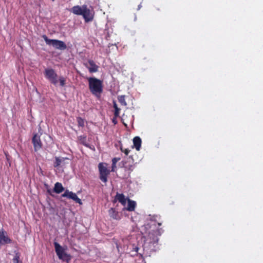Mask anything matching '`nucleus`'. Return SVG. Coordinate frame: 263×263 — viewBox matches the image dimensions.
I'll return each instance as SVG.
<instances>
[{
	"label": "nucleus",
	"mask_w": 263,
	"mask_h": 263,
	"mask_svg": "<svg viewBox=\"0 0 263 263\" xmlns=\"http://www.w3.org/2000/svg\"><path fill=\"white\" fill-rule=\"evenodd\" d=\"M87 80L90 91L92 95L99 97L103 92V81L95 77H89Z\"/></svg>",
	"instance_id": "f257e3e1"
},
{
	"label": "nucleus",
	"mask_w": 263,
	"mask_h": 263,
	"mask_svg": "<svg viewBox=\"0 0 263 263\" xmlns=\"http://www.w3.org/2000/svg\"><path fill=\"white\" fill-rule=\"evenodd\" d=\"M163 232V230L162 229H158L156 230H153L152 232H149L146 238L145 242L153 246L157 244L159 241L158 236H160Z\"/></svg>",
	"instance_id": "f03ea898"
},
{
	"label": "nucleus",
	"mask_w": 263,
	"mask_h": 263,
	"mask_svg": "<svg viewBox=\"0 0 263 263\" xmlns=\"http://www.w3.org/2000/svg\"><path fill=\"white\" fill-rule=\"evenodd\" d=\"M42 37L46 44L52 45L56 49L64 50L67 48V46L63 41L56 39H49L46 35H43Z\"/></svg>",
	"instance_id": "7ed1b4c3"
},
{
	"label": "nucleus",
	"mask_w": 263,
	"mask_h": 263,
	"mask_svg": "<svg viewBox=\"0 0 263 263\" xmlns=\"http://www.w3.org/2000/svg\"><path fill=\"white\" fill-rule=\"evenodd\" d=\"M53 245L59 258L68 261L70 259V256L65 252V249L57 242H54Z\"/></svg>",
	"instance_id": "20e7f679"
},
{
	"label": "nucleus",
	"mask_w": 263,
	"mask_h": 263,
	"mask_svg": "<svg viewBox=\"0 0 263 263\" xmlns=\"http://www.w3.org/2000/svg\"><path fill=\"white\" fill-rule=\"evenodd\" d=\"M98 168L100 180L102 182L106 183L107 181V176L109 175L110 172L107 168V164L100 163L98 165Z\"/></svg>",
	"instance_id": "39448f33"
},
{
	"label": "nucleus",
	"mask_w": 263,
	"mask_h": 263,
	"mask_svg": "<svg viewBox=\"0 0 263 263\" xmlns=\"http://www.w3.org/2000/svg\"><path fill=\"white\" fill-rule=\"evenodd\" d=\"M45 78L52 84L57 85L58 74L52 68H46L44 71Z\"/></svg>",
	"instance_id": "423d86ee"
},
{
	"label": "nucleus",
	"mask_w": 263,
	"mask_h": 263,
	"mask_svg": "<svg viewBox=\"0 0 263 263\" xmlns=\"http://www.w3.org/2000/svg\"><path fill=\"white\" fill-rule=\"evenodd\" d=\"M61 196L62 197H66L69 199H72L76 203H78L80 204H82V202L76 193H73L71 191H69L68 190H66L65 192L62 194Z\"/></svg>",
	"instance_id": "0eeeda50"
},
{
	"label": "nucleus",
	"mask_w": 263,
	"mask_h": 263,
	"mask_svg": "<svg viewBox=\"0 0 263 263\" xmlns=\"http://www.w3.org/2000/svg\"><path fill=\"white\" fill-rule=\"evenodd\" d=\"M82 16L85 20V22L92 21L93 18V13L87 8V5H84V11Z\"/></svg>",
	"instance_id": "6e6552de"
},
{
	"label": "nucleus",
	"mask_w": 263,
	"mask_h": 263,
	"mask_svg": "<svg viewBox=\"0 0 263 263\" xmlns=\"http://www.w3.org/2000/svg\"><path fill=\"white\" fill-rule=\"evenodd\" d=\"M84 65L88 68L90 73H94L98 71L99 66L92 60H89L88 64H84Z\"/></svg>",
	"instance_id": "1a4fd4ad"
},
{
	"label": "nucleus",
	"mask_w": 263,
	"mask_h": 263,
	"mask_svg": "<svg viewBox=\"0 0 263 263\" xmlns=\"http://www.w3.org/2000/svg\"><path fill=\"white\" fill-rule=\"evenodd\" d=\"M32 142L33 144L34 148H41L42 144L41 141L40 137L35 134L33 135L32 139Z\"/></svg>",
	"instance_id": "9d476101"
},
{
	"label": "nucleus",
	"mask_w": 263,
	"mask_h": 263,
	"mask_svg": "<svg viewBox=\"0 0 263 263\" xmlns=\"http://www.w3.org/2000/svg\"><path fill=\"white\" fill-rule=\"evenodd\" d=\"M84 11V5L81 7L79 5L73 6L71 10V12L74 14L82 15Z\"/></svg>",
	"instance_id": "9b49d317"
},
{
	"label": "nucleus",
	"mask_w": 263,
	"mask_h": 263,
	"mask_svg": "<svg viewBox=\"0 0 263 263\" xmlns=\"http://www.w3.org/2000/svg\"><path fill=\"white\" fill-rule=\"evenodd\" d=\"M108 213L110 217L116 220L120 219V216L119 213L116 211L114 208H110L108 211Z\"/></svg>",
	"instance_id": "f8f14e48"
},
{
	"label": "nucleus",
	"mask_w": 263,
	"mask_h": 263,
	"mask_svg": "<svg viewBox=\"0 0 263 263\" xmlns=\"http://www.w3.org/2000/svg\"><path fill=\"white\" fill-rule=\"evenodd\" d=\"M64 191V187L61 183L57 182L54 184L53 191L57 194H60Z\"/></svg>",
	"instance_id": "ddd939ff"
},
{
	"label": "nucleus",
	"mask_w": 263,
	"mask_h": 263,
	"mask_svg": "<svg viewBox=\"0 0 263 263\" xmlns=\"http://www.w3.org/2000/svg\"><path fill=\"white\" fill-rule=\"evenodd\" d=\"M115 199L119 201L123 205H125L126 203V199L123 194L117 193Z\"/></svg>",
	"instance_id": "4468645a"
},
{
	"label": "nucleus",
	"mask_w": 263,
	"mask_h": 263,
	"mask_svg": "<svg viewBox=\"0 0 263 263\" xmlns=\"http://www.w3.org/2000/svg\"><path fill=\"white\" fill-rule=\"evenodd\" d=\"M11 242V240L7 236H5L3 232L0 231V245L9 243Z\"/></svg>",
	"instance_id": "2eb2a0df"
},
{
	"label": "nucleus",
	"mask_w": 263,
	"mask_h": 263,
	"mask_svg": "<svg viewBox=\"0 0 263 263\" xmlns=\"http://www.w3.org/2000/svg\"><path fill=\"white\" fill-rule=\"evenodd\" d=\"M136 205V202L135 201L128 199V206L126 210L128 211H134Z\"/></svg>",
	"instance_id": "dca6fc26"
},
{
	"label": "nucleus",
	"mask_w": 263,
	"mask_h": 263,
	"mask_svg": "<svg viewBox=\"0 0 263 263\" xmlns=\"http://www.w3.org/2000/svg\"><path fill=\"white\" fill-rule=\"evenodd\" d=\"M141 143L142 141L141 138L138 137L136 136L133 139V146L135 147V148H140L141 146Z\"/></svg>",
	"instance_id": "f3484780"
},
{
	"label": "nucleus",
	"mask_w": 263,
	"mask_h": 263,
	"mask_svg": "<svg viewBox=\"0 0 263 263\" xmlns=\"http://www.w3.org/2000/svg\"><path fill=\"white\" fill-rule=\"evenodd\" d=\"M113 107L115 109L114 116L115 117H118L120 114V108L118 107V105L115 101H113Z\"/></svg>",
	"instance_id": "a211bd4d"
},
{
	"label": "nucleus",
	"mask_w": 263,
	"mask_h": 263,
	"mask_svg": "<svg viewBox=\"0 0 263 263\" xmlns=\"http://www.w3.org/2000/svg\"><path fill=\"white\" fill-rule=\"evenodd\" d=\"M67 159V158H62V159H60V158L56 157L55 158V161L54 162V163H53L54 167H58L60 165V164L63 160H64L65 159Z\"/></svg>",
	"instance_id": "6ab92c4d"
},
{
	"label": "nucleus",
	"mask_w": 263,
	"mask_h": 263,
	"mask_svg": "<svg viewBox=\"0 0 263 263\" xmlns=\"http://www.w3.org/2000/svg\"><path fill=\"white\" fill-rule=\"evenodd\" d=\"M125 96L124 95L119 96L118 97V101L120 102L121 105L124 106L127 105V103L125 101Z\"/></svg>",
	"instance_id": "aec40b11"
},
{
	"label": "nucleus",
	"mask_w": 263,
	"mask_h": 263,
	"mask_svg": "<svg viewBox=\"0 0 263 263\" xmlns=\"http://www.w3.org/2000/svg\"><path fill=\"white\" fill-rule=\"evenodd\" d=\"M78 139L80 143H82L83 145L85 146H88L87 144H86V136H80L79 137Z\"/></svg>",
	"instance_id": "412c9836"
},
{
	"label": "nucleus",
	"mask_w": 263,
	"mask_h": 263,
	"mask_svg": "<svg viewBox=\"0 0 263 263\" xmlns=\"http://www.w3.org/2000/svg\"><path fill=\"white\" fill-rule=\"evenodd\" d=\"M77 121L79 126L84 127L85 126V121L81 117H77Z\"/></svg>",
	"instance_id": "4be33fe9"
},
{
	"label": "nucleus",
	"mask_w": 263,
	"mask_h": 263,
	"mask_svg": "<svg viewBox=\"0 0 263 263\" xmlns=\"http://www.w3.org/2000/svg\"><path fill=\"white\" fill-rule=\"evenodd\" d=\"M59 81L60 82V85L61 87L65 86V84H66V79L64 77H63V76L60 77V78L59 79Z\"/></svg>",
	"instance_id": "5701e85b"
},
{
	"label": "nucleus",
	"mask_w": 263,
	"mask_h": 263,
	"mask_svg": "<svg viewBox=\"0 0 263 263\" xmlns=\"http://www.w3.org/2000/svg\"><path fill=\"white\" fill-rule=\"evenodd\" d=\"M14 263H22V261L20 260V257L18 255H16L13 259Z\"/></svg>",
	"instance_id": "b1692460"
},
{
	"label": "nucleus",
	"mask_w": 263,
	"mask_h": 263,
	"mask_svg": "<svg viewBox=\"0 0 263 263\" xmlns=\"http://www.w3.org/2000/svg\"><path fill=\"white\" fill-rule=\"evenodd\" d=\"M121 151L125 154V155L127 156L130 152L129 149H120Z\"/></svg>",
	"instance_id": "393cba45"
},
{
	"label": "nucleus",
	"mask_w": 263,
	"mask_h": 263,
	"mask_svg": "<svg viewBox=\"0 0 263 263\" xmlns=\"http://www.w3.org/2000/svg\"><path fill=\"white\" fill-rule=\"evenodd\" d=\"M120 160V158H114L112 159V164H116L117 162Z\"/></svg>",
	"instance_id": "a878e982"
},
{
	"label": "nucleus",
	"mask_w": 263,
	"mask_h": 263,
	"mask_svg": "<svg viewBox=\"0 0 263 263\" xmlns=\"http://www.w3.org/2000/svg\"><path fill=\"white\" fill-rule=\"evenodd\" d=\"M116 168V164H112L111 172H115Z\"/></svg>",
	"instance_id": "bb28decb"
},
{
	"label": "nucleus",
	"mask_w": 263,
	"mask_h": 263,
	"mask_svg": "<svg viewBox=\"0 0 263 263\" xmlns=\"http://www.w3.org/2000/svg\"><path fill=\"white\" fill-rule=\"evenodd\" d=\"M141 5H139L138 6V10H139V9H140V8H141Z\"/></svg>",
	"instance_id": "cd10ccee"
},
{
	"label": "nucleus",
	"mask_w": 263,
	"mask_h": 263,
	"mask_svg": "<svg viewBox=\"0 0 263 263\" xmlns=\"http://www.w3.org/2000/svg\"><path fill=\"white\" fill-rule=\"evenodd\" d=\"M158 226H160L161 225V223L158 222Z\"/></svg>",
	"instance_id": "c85d7f7f"
},
{
	"label": "nucleus",
	"mask_w": 263,
	"mask_h": 263,
	"mask_svg": "<svg viewBox=\"0 0 263 263\" xmlns=\"http://www.w3.org/2000/svg\"><path fill=\"white\" fill-rule=\"evenodd\" d=\"M48 192L50 194V191L49 190H48Z\"/></svg>",
	"instance_id": "c756f323"
},
{
	"label": "nucleus",
	"mask_w": 263,
	"mask_h": 263,
	"mask_svg": "<svg viewBox=\"0 0 263 263\" xmlns=\"http://www.w3.org/2000/svg\"><path fill=\"white\" fill-rule=\"evenodd\" d=\"M52 2L54 1L55 0H51Z\"/></svg>",
	"instance_id": "7c9ffc66"
}]
</instances>
